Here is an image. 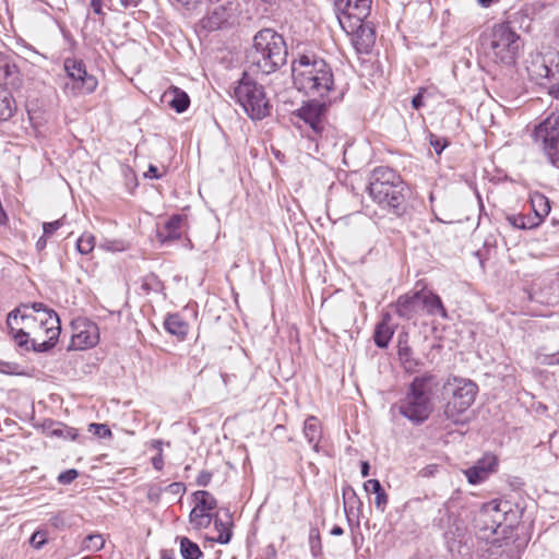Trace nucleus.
I'll return each mask as SVG.
<instances>
[{"mask_svg":"<svg viewBox=\"0 0 559 559\" xmlns=\"http://www.w3.org/2000/svg\"><path fill=\"white\" fill-rule=\"evenodd\" d=\"M391 317L389 313L384 314L382 320L376 325L373 340L379 348L388 347L393 334L394 329L390 324Z\"/></svg>","mask_w":559,"mask_h":559,"instance_id":"5701e85b","label":"nucleus"},{"mask_svg":"<svg viewBox=\"0 0 559 559\" xmlns=\"http://www.w3.org/2000/svg\"><path fill=\"white\" fill-rule=\"evenodd\" d=\"M330 104L326 98L321 100L313 98L298 109L297 116L302 119L316 134H321L324 129L326 108Z\"/></svg>","mask_w":559,"mask_h":559,"instance_id":"4468645a","label":"nucleus"},{"mask_svg":"<svg viewBox=\"0 0 559 559\" xmlns=\"http://www.w3.org/2000/svg\"><path fill=\"white\" fill-rule=\"evenodd\" d=\"M478 2L481 4V7L487 8L490 5L492 0H478Z\"/></svg>","mask_w":559,"mask_h":559,"instance_id":"774afa93","label":"nucleus"},{"mask_svg":"<svg viewBox=\"0 0 559 559\" xmlns=\"http://www.w3.org/2000/svg\"><path fill=\"white\" fill-rule=\"evenodd\" d=\"M29 307V312L33 314H37L39 312H55L52 309H48L44 304L41 302H34L32 305H27Z\"/></svg>","mask_w":559,"mask_h":559,"instance_id":"09e8293b","label":"nucleus"},{"mask_svg":"<svg viewBox=\"0 0 559 559\" xmlns=\"http://www.w3.org/2000/svg\"><path fill=\"white\" fill-rule=\"evenodd\" d=\"M88 431L94 433L100 439H106L111 437V431L105 424H91L88 426Z\"/></svg>","mask_w":559,"mask_h":559,"instance_id":"ea45409f","label":"nucleus"},{"mask_svg":"<svg viewBox=\"0 0 559 559\" xmlns=\"http://www.w3.org/2000/svg\"><path fill=\"white\" fill-rule=\"evenodd\" d=\"M20 309V326L32 335V349L44 353L52 348L61 331L57 312L33 314L28 306H22Z\"/></svg>","mask_w":559,"mask_h":559,"instance_id":"39448f33","label":"nucleus"},{"mask_svg":"<svg viewBox=\"0 0 559 559\" xmlns=\"http://www.w3.org/2000/svg\"><path fill=\"white\" fill-rule=\"evenodd\" d=\"M146 178L151 179H159L162 175L158 173V169L154 165H150L147 171L144 174Z\"/></svg>","mask_w":559,"mask_h":559,"instance_id":"603ef678","label":"nucleus"},{"mask_svg":"<svg viewBox=\"0 0 559 559\" xmlns=\"http://www.w3.org/2000/svg\"><path fill=\"white\" fill-rule=\"evenodd\" d=\"M76 251L80 254L86 255L95 248V237L91 233H83L75 243Z\"/></svg>","mask_w":559,"mask_h":559,"instance_id":"c9c22d12","label":"nucleus"},{"mask_svg":"<svg viewBox=\"0 0 559 559\" xmlns=\"http://www.w3.org/2000/svg\"><path fill=\"white\" fill-rule=\"evenodd\" d=\"M503 552L506 554V558L502 559H519L521 549L518 546H514L513 544L509 545L508 543H506V549L503 550Z\"/></svg>","mask_w":559,"mask_h":559,"instance_id":"a18cd8bd","label":"nucleus"},{"mask_svg":"<svg viewBox=\"0 0 559 559\" xmlns=\"http://www.w3.org/2000/svg\"><path fill=\"white\" fill-rule=\"evenodd\" d=\"M66 224V216H62L61 218L44 223L43 224V235L50 238L58 229H60Z\"/></svg>","mask_w":559,"mask_h":559,"instance_id":"58836bf2","label":"nucleus"},{"mask_svg":"<svg viewBox=\"0 0 559 559\" xmlns=\"http://www.w3.org/2000/svg\"><path fill=\"white\" fill-rule=\"evenodd\" d=\"M20 84L19 69L8 55L0 53V86Z\"/></svg>","mask_w":559,"mask_h":559,"instance_id":"4be33fe9","label":"nucleus"},{"mask_svg":"<svg viewBox=\"0 0 559 559\" xmlns=\"http://www.w3.org/2000/svg\"><path fill=\"white\" fill-rule=\"evenodd\" d=\"M365 20L348 16L338 19L341 27L350 36L352 45L359 55L370 53L376 43V31Z\"/></svg>","mask_w":559,"mask_h":559,"instance_id":"9b49d317","label":"nucleus"},{"mask_svg":"<svg viewBox=\"0 0 559 559\" xmlns=\"http://www.w3.org/2000/svg\"><path fill=\"white\" fill-rule=\"evenodd\" d=\"M309 544L311 552L316 556L318 552L321 551V540H320V534L319 531L316 528H312L310 531L309 535Z\"/></svg>","mask_w":559,"mask_h":559,"instance_id":"a19ab883","label":"nucleus"},{"mask_svg":"<svg viewBox=\"0 0 559 559\" xmlns=\"http://www.w3.org/2000/svg\"><path fill=\"white\" fill-rule=\"evenodd\" d=\"M91 7L96 14L102 13V0H91Z\"/></svg>","mask_w":559,"mask_h":559,"instance_id":"13d9d810","label":"nucleus"},{"mask_svg":"<svg viewBox=\"0 0 559 559\" xmlns=\"http://www.w3.org/2000/svg\"><path fill=\"white\" fill-rule=\"evenodd\" d=\"M182 559H200L203 556L199 545L188 537H177Z\"/></svg>","mask_w":559,"mask_h":559,"instance_id":"7c9ffc66","label":"nucleus"},{"mask_svg":"<svg viewBox=\"0 0 559 559\" xmlns=\"http://www.w3.org/2000/svg\"><path fill=\"white\" fill-rule=\"evenodd\" d=\"M429 142L438 155H440L443 152V150L448 146L447 140H442L435 134H430Z\"/></svg>","mask_w":559,"mask_h":559,"instance_id":"37998d69","label":"nucleus"},{"mask_svg":"<svg viewBox=\"0 0 559 559\" xmlns=\"http://www.w3.org/2000/svg\"><path fill=\"white\" fill-rule=\"evenodd\" d=\"M214 527L218 533L214 540L222 545L228 544L231 538L230 524L223 522L222 519L215 518Z\"/></svg>","mask_w":559,"mask_h":559,"instance_id":"f704fd0d","label":"nucleus"},{"mask_svg":"<svg viewBox=\"0 0 559 559\" xmlns=\"http://www.w3.org/2000/svg\"><path fill=\"white\" fill-rule=\"evenodd\" d=\"M330 533H331V535H333V536H341V535H343V534H344V531H343V528H342L341 526L335 525V526L331 530V532H330Z\"/></svg>","mask_w":559,"mask_h":559,"instance_id":"69168bd1","label":"nucleus"},{"mask_svg":"<svg viewBox=\"0 0 559 559\" xmlns=\"http://www.w3.org/2000/svg\"><path fill=\"white\" fill-rule=\"evenodd\" d=\"M185 222L186 217L183 215L175 214L170 216L164 225V231L159 233L162 241L179 239Z\"/></svg>","mask_w":559,"mask_h":559,"instance_id":"a878e982","label":"nucleus"},{"mask_svg":"<svg viewBox=\"0 0 559 559\" xmlns=\"http://www.w3.org/2000/svg\"><path fill=\"white\" fill-rule=\"evenodd\" d=\"M412 106L414 109H419L424 106V97L421 92L417 93L412 99Z\"/></svg>","mask_w":559,"mask_h":559,"instance_id":"864d4df0","label":"nucleus"},{"mask_svg":"<svg viewBox=\"0 0 559 559\" xmlns=\"http://www.w3.org/2000/svg\"><path fill=\"white\" fill-rule=\"evenodd\" d=\"M448 395L443 415L454 425L466 423L465 413L474 404L478 386L469 379L452 377L444 384Z\"/></svg>","mask_w":559,"mask_h":559,"instance_id":"0eeeda50","label":"nucleus"},{"mask_svg":"<svg viewBox=\"0 0 559 559\" xmlns=\"http://www.w3.org/2000/svg\"><path fill=\"white\" fill-rule=\"evenodd\" d=\"M530 203L534 212L533 216L539 218L542 224L551 209L549 199L545 194L535 191L530 194Z\"/></svg>","mask_w":559,"mask_h":559,"instance_id":"bb28decb","label":"nucleus"},{"mask_svg":"<svg viewBox=\"0 0 559 559\" xmlns=\"http://www.w3.org/2000/svg\"><path fill=\"white\" fill-rule=\"evenodd\" d=\"M29 543L34 548L40 549L47 543V533L45 531H36L31 536Z\"/></svg>","mask_w":559,"mask_h":559,"instance_id":"79ce46f5","label":"nucleus"},{"mask_svg":"<svg viewBox=\"0 0 559 559\" xmlns=\"http://www.w3.org/2000/svg\"><path fill=\"white\" fill-rule=\"evenodd\" d=\"M549 95H551L556 99H559V83L554 84L549 87Z\"/></svg>","mask_w":559,"mask_h":559,"instance_id":"052dcab7","label":"nucleus"},{"mask_svg":"<svg viewBox=\"0 0 559 559\" xmlns=\"http://www.w3.org/2000/svg\"><path fill=\"white\" fill-rule=\"evenodd\" d=\"M166 95L171 96L168 102L169 106L178 114L186 111L190 105V98L188 94L179 87H171Z\"/></svg>","mask_w":559,"mask_h":559,"instance_id":"c85d7f7f","label":"nucleus"},{"mask_svg":"<svg viewBox=\"0 0 559 559\" xmlns=\"http://www.w3.org/2000/svg\"><path fill=\"white\" fill-rule=\"evenodd\" d=\"M15 110V102L7 88L0 86V121L8 120Z\"/></svg>","mask_w":559,"mask_h":559,"instance_id":"2f4dec72","label":"nucleus"},{"mask_svg":"<svg viewBox=\"0 0 559 559\" xmlns=\"http://www.w3.org/2000/svg\"><path fill=\"white\" fill-rule=\"evenodd\" d=\"M343 497H344V508H345V511L348 516V522L350 523L349 514H353L355 509H357V511H359L362 503L359 500V498L357 497L354 489H352V488L344 490Z\"/></svg>","mask_w":559,"mask_h":559,"instance_id":"72a5a7b5","label":"nucleus"},{"mask_svg":"<svg viewBox=\"0 0 559 559\" xmlns=\"http://www.w3.org/2000/svg\"><path fill=\"white\" fill-rule=\"evenodd\" d=\"M123 8H135L138 7L139 0H120Z\"/></svg>","mask_w":559,"mask_h":559,"instance_id":"bf43d9fd","label":"nucleus"},{"mask_svg":"<svg viewBox=\"0 0 559 559\" xmlns=\"http://www.w3.org/2000/svg\"><path fill=\"white\" fill-rule=\"evenodd\" d=\"M105 546V539L100 534H90L82 542L83 551H99Z\"/></svg>","mask_w":559,"mask_h":559,"instance_id":"e433bc0d","label":"nucleus"},{"mask_svg":"<svg viewBox=\"0 0 559 559\" xmlns=\"http://www.w3.org/2000/svg\"><path fill=\"white\" fill-rule=\"evenodd\" d=\"M163 444L164 442L162 440H153L152 441V448L157 451V453L163 454Z\"/></svg>","mask_w":559,"mask_h":559,"instance_id":"680f3d73","label":"nucleus"},{"mask_svg":"<svg viewBox=\"0 0 559 559\" xmlns=\"http://www.w3.org/2000/svg\"><path fill=\"white\" fill-rule=\"evenodd\" d=\"M164 328L169 334L177 336L179 340H185L189 332L188 322L179 313L167 314Z\"/></svg>","mask_w":559,"mask_h":559,"instance_id":"b1692460","label":"nucleus"},{"mask_svg":"<svg viewBox=\"0 0 559 559\" xmlns=\"http://www.w3.org/2000/svg\"><path fill=\"white\" fill-rule=\"evenodd\" d=\"M304 435L307 441L312 444L316 452L320 451L319 442L322 437V428L319 419L314 416H309L304 424Z\"/></svg>","mask_w":559,"mask_h":559,"instance_id":"393cba45","label":"nucleus"},{"mask_svg":"<svg viewBox=\"0 0 559 559\" xmlns=\"http://www.w3.org/2000/svg\"><path fill=\"white\" fill-rule=\"evenodd\" d=\"M72 337L69 349L84 350L96 346L99 342V329L93 321L79 317L71 323Z\"/></svg>","mask_w":559,"mask_h":559,"instance_id":"f8f14e48","label":"nucleus"},{"mask_svg":"<svg viewBox=\"0 0 559 559\" xmlns=\"http://www.w3.org/2000/svg\"><path fill=\"white\" fill-rule=\"evenodd\" d=\"M369 195L384 209L402 215L406 210L407 186L402 177L388 166L374 168L368 186Z\"/></svg>","mask_w":559,"mask_h":559,"instance_id":"f03ea898","label":"nucleus"},{"mask_svg":"<svg viewBox=\"0 0 559 559\" xmlns=\"http://www.w3.org/2000/svg\"><path fill=\"white\" fill-rule=\"evenodd\" d=\"M395 309L397 316L403 319L411 320L417 317L421 311L419 290L400 296L396 300Z\"/></svg>","mask_w":559,"mask_h":559,"instance_id":"f3484780","label":"nucleus"},{"mask_svg":"<svg viewBox=\"0 0 559 559\" xmlns=\"http://www.w3.org/2000/svg\"><path fill=\"white\" fill-rule=\"evenodd\" d=\"M486 55L492 62L506 68L515 66L519 52L523 47L520 35L503 22L493 25L483 43Z\"/></svg>","mask_w":559,"mask_h":559,"instance_id":"423d86ee","label":"nucleus"},{"mask_svg":"<svg viewBox=\"0 0 559 559\" xmlns=\"http://www.w3.org/2000/svg\"><path fill=\"white\" fill-rule=\"evenodd\" d=\"M287 47L283 36L271 28L257 33L248 61L263 74L275 72L286 63Z\"/></svg>","mask_w":559,"mask_h":559,"instance_id":"20e7f679","label":"nucleus"},{"mask_svg":"<svg viewBox=\"0 0 559 559\" xmlns=\"http://www.w3.org/2000/svg\"><path fill=\"white\" fill-rule=\"evenodd\" d=\"M364 488L368 493H374V506L376 508L383 512L388 504V495L381 486V483L378 479H369L364 484Z\"/></svg>","mask_w":559,"mask_h":559,"instance_id":"cd10ccee","label":"nucleus"},{"mask_svg":"<svg viewBox=\"0 0 559 559\" xmlns=\"http://www.w3.org/2000/svg\"><path fill=\"white\" fill-rule=\"evenodd\" d=\"M212 479V473L209 471H201L197 477V485L201 487H206Z\"/></svg>","mask_w":559,"mask_h":559,"instance_id":"de8ad7c7","label":"nucleus"},{"mask_svg":"<svg viewBox=\"0 0 559 559\" xmlns=\"http://www.w3.org/2000/svg\"><path fill=\"white\" fill-rule=\"evenodd\" d=\"M47 325L38 324L37 325V336L39 337V341H44L47 338Z\"/></svg>","mask_w":559,"mask_h":559,"instance_id":"6e6d98bb","label":"nucleus"},{"mask_svg":"<svg viewBox=\"0 0 559 559\" xmlns=\"http://www.w3.org/2000/svg\"><path fill=\"white\" fill-rule=\"evenodd\" d=\"M538 358L544 365H559V350L554 354L540 355Z\"/></svg>","mask_w":559,"mask_h":559,"instance_id":"49530a36","label":"nucleus"},{"mask_svg":"<svg viewBox=\"0 0 559 559\" xmlns=\"http://www.w3.org/2000/svg\"><path fill=\"white\" fill-rule=\"evenodd\" d=\"M369 469H370L369 463L366 461H362L361 462V476L367 477L369 475Z\"/></svg>","mask_w":559,"mask_h":559,"instance_id":"e2e57ef3","label":"nucleus"},{"mask_svg":"<svg viewBox=\"0 0 559 559\" xmlns=\"http://www.w3.org/2000/svg\"><path fill=\"white\" fill-rule=\"evenodd\" d=\"M79 473L76 469H68L66 472H62L58 476V481L63 485H68L72 483L76 477Z\"/></svg>","mask_w":559,"mask_h":559,"instance_id":"c03bdc74","label":"nucleus"},{"mask_svg":"<svg viewBox=\"0 0 559 559\" xmlns=\"http://www.w3.org/2000/svg\"><path fill=\"white\" fill-rule=\"evenodd\" d=\"M189 521L194 528L201 530L211 524L212 518L207 511L194 507L189 514Z\"/></svg>","mask_w":559,"mask_h":559,"instance_id":"473e14b6","label":"nucleus"},{"mask_svg":"<svg viewBox=\"0 0 559 559\" xmlns=\"http://www.w3.org/2000/svg\"><path fill=\"white\" fill-rule=\"evenodd\" d=\"M178 2L185 4V5H189V4H192V3H197V2H200L201 0H177Z\"/></svg>","mask_w":559,"mask_h":559,"instance_id":"338daca9","label":"nucleus"},{"mask_svg":"<svg viewBox=\"0 0 559 559\" xmlns=\"http://www.w3.org/2000/svg\"><path fill=\"white\" fill-rule=\"evenodd\" d=\"M294 85L306 95L332 102L334 74L325 60L314 55H299L292 62Z\"/></svg>","mask_w":559,"mask_h":559,"instance_id":"f257e3e1","label":"nucleus"},{"mask_svg":"<svg viewBox=\"0 0 559 559\" xmlns=\"http://www.w3.org/2000/svg\"><path fill=\"white\" fill-rule=\"evenodd\" d=\"M47 239H48V237H46L45 235H43V236H41V237L36 241L35 247H36L37 251H43V250L46 248V246H47Z\"/></svg>","mask_w":559,"mask_h":559,"instance_id":"4d7b16f0","label":"nucleus"},{"mask_svg":"<svg viewBox=\"0 0 559 559\" xmlns=\"http://www.w3.org/2000/svg\"><path fill=\"white\" fill-rule=\"evenodd\" d=\"M497 459L493 455H487L479 460L474 466L464 471V474L471 485H478L485 481L497 467Z\"/></svg>","mask_w":559,"mask_h":559,"instance_id":"2eb2a0df","label":"nucleus"},{"mask_svg":"<svg viewBox=\"0 0 559 559\" xmlns=\"http://www.w3.org/2000/svg\"><path fill=\"white\" fill-rule=\"evenodd\" d=\"M372 0H337V19L342 16L367 19L370 14Z\"/></svg>","mask_w":559,"mask_h":559,"instance_id":"dca6fc26","label":"nucleus"},{"mask_svg":"<svg viewBox=\"0 0 559 559\" xmlns=\"http://www.w3.org/2000/svg\"><path fill=\"white\" fill-rule=\"evenodd\" d=\"M233 97L252 120H261L270 115L271 106L263 86L246 73L235 86Z\"/></svg>","mask_w":559,"mask_h":559,"instance_id":"6e6552de","label":"nucleus"},{"mask_svg":"<svg viewBox=\"0 0 559 559\" xmlns=\"http://www.w3.org/2000/svg\"><path fill=\"white\" fill-rule=\"evenodd\" d=\"M397 356L403 369L407 373H414L421 366L419 359L414 357L413 350L408 345L407 334H401L397 341Z\"/></svg>","mask_w":559,"mask_h":559,"instance_id":"6ab92c4d","label":"nucleus"},{"mask_svg":"<svg viewBox=\"0 0 559 559\" xmlns=\"http://www.w3.org/2000/svg\"><path fill=\"white\" fill-rule=\"evenodd\" d=\"M63 69L67 81L61 85V90L66 96L78 97L96 91L98 81L94 75L87 73L83 60L66 58Z\"/></svg>","mask_w":559,"mask_h":559,"instance_id":"1a4fd4ad","label":"nucleus"},{"mask_svg":"<svg viewBox=\"0 0 559 559\" xmlns=\"http://www.w3.org/2000/svg\"><path fill=\"white\" fill-rule=\"evenodd\" d=\"M508 223L516 229H532L540 225V219L531 215L513 214L507 216Z\"/></svg>","mask_w":559,"mask_h":559,"instance_id":"c756f323","label":"nucleus"},{"mask_svg":"<svg viewBox=\"0 0 559 559\" xmlns=\"http://www.w3.org/2000/svg\"><path fill=\"white\" fill-rule=\"evenodd\" d=\"M194 497L198 500L195 507L201 508L203 511L210 512L217 506L216 499L209 491L199 490L194 492Z\"/></svg>","mask_w":559,"mask_h":559,"instance_id":"4c0bfd02","label":"nucleus"},{"mask_svg":"<svg viewBox=\"0 0 559 559\" xmlns=\"http://www.w3.org/2000/svg\"><path fill=\"white\" fill-rule=\"evenodd\" d=\"M533 136L547 160L559 168V114L552 112L539 122Z\"/></svg>","mask_w":559,"mask_h":559,"instance_id":"9d476101","label":"nucleus"},{"mask_svg":"<svg viewBox=\"0 0 559 559\" xmlns=\"http://www.w3.org/2000/svg\"><path fill=\"white\" fill-rule=\"evenodd\" d=\"M501 507L502 502L499 500H491L484 503L476 515V526L485 533H497L507 513V510Z\"/></svg>","mask_w":559,"mask_h":559,"instance_id":"ddd939ff","label":"nucleus"},{"mask_svg":"<svg viewBox=\"0 0 559 559\" xmlns=\"http://www.w3.org/2000/svg\"><path fill=\"white\" fill-rule=\"evenodd\" d=\"M16 367V364L0 360V372L2 373H13Z\"/></svg>","mask_w":559,"mask_h":559,"instance_id":"8fccbe9b","label":"nucleus"},{"mask_svg":"<svg viewBox=\"0 0 559 559\" xmlns=\"http://www.w3.org/2000/svg\"><path fill=\"white\" fill-rule=\"evenodd\" d=\"M160 559H176L175 554L169 550H163L160 554Z\"/></svg>","mask_w":559,"mask_h":559,"instance_id":"0e129e2a","label":"nucleus"},{"mask_svg":"<svg viewBox=\"0 0 559 559\" xmlns=\"http://www.w3.org/2000/svg\"><path fill=\"white\" fill-rule=\"evenodd\" d=\"M21 309L12 310L7 318L9 334L16 345L25 350L32 349V335L20 326L19 314Z\"/></svg>","mask_w":559,"mask_h":559,"instance_id":"a211bd4d","label":"nucleus"},{"mask_svg":"<svg viewBox=\"0 0 559 559\" xmlns=\"http://www.w3.org/2000/svg\"><path fill=\"white\" fill-rule=\"evenodd\" d=\"M152 465L156 471H162L164 467V457L162 453H157L152 457Z\"/></svg>","mask_w":559,"mask_h":559,"instance_id":"3c124183","label":"nucleus"},{"mask_svg":"<svg viewBox=\"0 0 559 559\" xmlns=\"http://www.w3.org/2000/svg\"><path fill=\"white\" fill-rule=\"evenodd\" d=\"M551 448L556 451V455L559 456V432H556L550 439Z\"/></svg>","mask_w":559,"mask_h":559,"instance_id":"5fc2aeb1","label":"nucleus"},{"mask_svg":"<svg viewBox=\"0 0 559 559\" xmlns=\"http://www.w3.org/2000/svg\"><path fill=\"white\" fill-rule=\"evenodd\" d=\"M526 71L532 81L540 84L542 80L548 79L551 69L547 66L542 53H531L526 61Z\"/></svg>","mask_w":559,"mask_h":559,"instance_id":"412c9836","label":"nucleus"},{"mask_svg":"<svg viewBox=\"0 0 559 559\" xmlns=\"http://www.w3.org/2000/svg\"><path fill=\"white\" fill-rule=\"evenodd\" d=\"M420 309L428 316H440L441 318H448L447 310L442 304L441 298L428 289H420Z\"/></svg>","mask_w":559,"mask_h":559,"instance_id":"aec40b11","label":"nucleus"},{"mask_svg":"<svg viewBox=\"0 0 559 559\" xmlns=\"http://www.w3.org/2000/svg\"><path fill=\"white\" fill-rule=\"evenodd\" d=\"M437 385V379L430 372L415 377L400 402L401 415L415 425L426 421L433 408L432 397Z\"/></svg>","mask_w":559,"mask_h":559,"instance_id":"7ed1b4c3","label":"nucleus"}]
</instances>
